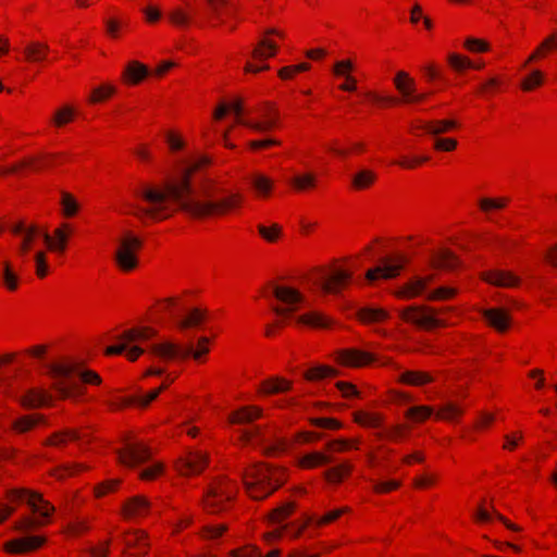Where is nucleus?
Masks as SVG:
<instances>
[{
	"mask_svg": "<svg viewBox=\"0 0 557 557\" xmlns=\"http://www.w3.org/2000/svg\"><path fill=\"white\" fill-rule=\"evenodd\" d=\"M209 162V158L205 156L186 161L178 177L168 182L163 187L145 184L135 188L133 195L137 202L126 203L129 213L141 221L163 220L180 209L191 218L203 219L225 214L238 207L243 200L239 194H230L221 199H213L206 194L202 199L194 190L191 175Z\"/></svg>",
	"mask_w": 557,
	"mask_h": 557,
	"instance_id": "1",
	"label": "nucleus"
},
{
	"mask_svg": "<svg viewBox=\"0 0 557 557\" xmlns=\"http://www.w3.org/2000/svg\"><path fill=\"white\" fill-rule=\"evenodd\" d=\"M55 382L53 388L61 398H72L82 394V384H100V376L91 371L84 369L79 363H61L49 366Z\"/></svg>",
	"mask_w": 557,
	"mask_h": 557,
	"instance_id": "2",
	"label": "nucleus"
},
{
	"mask_svg": "<svg viewBox=\"0 0 557 557\" xmlns=\"http://www.w3.org/2000/svg\"><path fill=\"white\" fill-rule=\"evenodd\" d=\"M11 502L26 504L35 517L26 516L15 523V529L21 532H28L47 523L49 517L54 510L41 495L27 490H14L10 493Z\"/></svg>",
	"mask_w": 557,
	"mask_h": 557,
	"instance_id": "3",
	"label": "nucleus"
},
{
	"mask_svg": "<svg viewBox=\"0 0 557 557\" xmlns=\"http://www.w3.org/2000/svg\"><path fill=\"white\" fill-rule=\"evenodd\" d=\"M239 474L247 493L255 499L267 497L283 483V478L278 475V472L262 465H255L250 472L243 469Z\"/></svg>",
	"mask_w": 557,
	"mask_h": 557,
	"instance_id": "4",
	"label": "nucleus"
},
{
	"mask_svg": "<svg viewBox=\"0 0 557 557\" xmlns=\"http://www.w3.org/2000/svg\"><path fill=\"white\" fill-rule=\"evenodd\" d=\"M156 331L150 327L131 329L124 331L117 336L120 342L116 345L107 348V355H120L124 351L127 352L129 360H136L140 355L144 354L145 349L136 345L137 342H145L156 335Z\"/></svg>",
	"mask_w": 557,
	"mask_h": 557,
	"instance_id": "5",
	"label": "nucleus"
},
{
	"mask_svg": "<svg viewBox=\"0 0 557 557\" xmlns=\"http://www.w3.org/2000/svg\"><path fill=\"white\" fill-rule=\"evenodd\" d=\"M208 344L209 338L200 337L197 349H194L193 345L182 347L171 342L151 344L148 349L152 355L163 360H171L174 358L185 359L188 357H193L195 360H200V357L209 351Z\"/></svg>",
	"mask_w": 557,
	"mask_h": 557,
	"instance_id": "6",
	"label": "nucleus"
},
{
	"mask_svg": "<svg viewBox=\"0 0 557 557\" xmlns=\"http://www.w3.org/2000/svg\"><path fill=\"white\" fill-rule=\"evenodd\" d=\"M237 485L226 476L214 481L205 495V506L212 512L225 509V504L236 494Z\"/></svg>",
	"mask_w": 557,
	"mask_h": 557,
	"instance_id": "7",
	"label": "nucleus"
},
{
	"mask_svg": "<svg viewBox=\"0 0 557 557\" xmlns=\"http://www.w3.org/2000/svg\"><path fill=\"white\" fill-rule=\"evenodd\" d=\"M140 247L141 240L131 233H125L119 240L114 259L122 271H132L137 267L136 251Z\"/></svg>",
	"mask_w": 557,
	"mask_h": 557,
	"instance_id": "8",
	"label": "nucleus"
},
{
	"mask_svg": "<svg viewBox=\"0 0 557 557\" xmlns=\"http://www.w3.org/2000/svg\"><path fill=\"white\" fill-rule=\"evenodd\" d=\"M351 277L352 274L350 272L339 269L332 271L320 270L311 281L324 293L336 294L350 282Z\"/></svg>",
	"mask_w": 557,
	"mask_h": 557,
	"instance_id": "9",
	"label": "nucleus"
},
{
	"mask_svg": "<svg viewBox=\"0 0 557 557\" xmlns=\"http://www.w3.org/2000/svg\"><path fill=\"white\" fill-rule=\"evenodd\" d=\"M274 297L285 306H273L272 310L278 317H288L305 302V297L297 289L289 286H274Z\"/></svg>",
	"mask_w": 557,
	"mask_h": 557,
	"instance_id": "10",
	"label": "nucleus"
},
{
	"mask_svg": "<svg viewBox=\"0 0 557 557\" xmlns=\"http://www.w3.org/2000/svg\"><path fill=\"white\" fill-rule=\"evenodd\" d=\"M10 231L18 238L17 252L21 257H25L33 248L37 239H42L44 230L35 224H26L23 221L13 223Z\"/></svg>",
	"mask_w": 557,
	"mask_h": 557,
	"instance_id": "11",
	"label": "nucleus"
},
{
	"mask_svg": "<svg viewBox=\"0 0 557 557\" xmlns=\"http://www.w3.org/2000/svg\"><path fill=\"white\" fill-rule=\"evenodd\" d=\"M227 107L228 111L231 110L234 112L239 124H243L255 132L265 133L276 126V116L271 113L270 108L260 112L261 120L253 121L240 119V114L243 112V104L240 100H236L231 104H227Z\"/></svg>",
	"mask_w": 557,
	"mask_h": 557,
	"instance_id": "12",
	"label": "nucleus"
},
{
	"mask_svg": "<svg viewBox=\"0 0 557 557\" xmlns=\"http://www.w3.org/2000/svg\"><path fill=\"white\" fill-rule=\"evenodd\" d=\"M116 454L119 462L128 468L146 462L151 455L143 443H126Z\"/></svg>",
	"mask_w": 557,
	"mask_h": 557,
	"instance_id": "13",
	"label": "nucleus"
},
{
	"mask_svg": "<svg viewBox=\"0 0 557 557\" xmlns=\"http://www.w3.org/2000/svg\"><path fill=\"white\" fill-rule=\"evenodd\" d=\"M405 319L426 330L445 325V322L438 319L430 308H410L405 312Z\"/></svg>",
	"mask_w": 557,
	"mask_h": 557,
	"instance_id": "14",
	"label": "nucleus"
},
{
	"mask_svg": "<svg viewBox=\"0 0 557 557\" xmlns=\"http://www.w3.org/2000/svg\"><path fill=\"white\" fill-rule=\"evenodd\" d=\"M337 360L343 366L362 367L375 360V356L367 350L357 348L342 349L337 354Z\"/></svg>",
	"mask_w": 557,
	"mask_h": 557,
	"instance_id": "15",
	"label": "nucleus"
},
{
	"mask_svg": "<svg viewBox=\"0 0 557 557\" xmlns=\"http://www.w3.org/2000/svg\"><path fill=\"white\" fill-rule=\"evenodd\" d=\"M208 463V456L201 451H189L180 460L178 471L184 475L200 473Z\"/></svg>",
	"mask_w": 557,
	"mask_h": 557,
	"instance_id": "16",
	"label": "nucleus"
},
{
	"mask_svg": "<svg viewBox=\"0 0 557 557\" xmlns=\"http://www.w3.org/2000/svg\"><path fill=\"white\" fill-rule=\"evenodd\" d=\"M394 84L400 92L403 101L406 103L419 102L425 98L424 94H414V83L408 77L406 72H398Z\"/></svg>",
	"mask_w": 557,
	"mask_h": 557,
	"instance_id": "17",
	"label": "nucleus"
},
{
	"mask_svg": "<svg viewBox=\"0 0 557 557\" xmlns=\"http://www.w3.org/2000/svg\"><path fill=\"white\" fill-rule=\"evenodd\" d=\"M152 508V504L144 496L136 495L127 499L122 512L126 519H135L146 516Z\"/></svg>",
	"mask_w": 557,
	"mask_h": 557,
	"instance_id": "18",
	"label": "nucleus"
},
{
	"mask_svg": "<svg viewBox=\"0 0 557 557\" xmlns=\"http://www.w3.org/2000/svg\"><path fill=\"white\" fill-rule=\"evenodd\" d=\"M71 234V225L63 223L54 230L53 236L45 231V234H42V240L47 244L50 250L63 252L66 248V243Z\"/></svg>",
	"mask_w": 557,
	"mask_h": 557,
	"instance_id": "19",
	"label": "nucleus"
},
{
	"mask_svg": "<svg viewBox=\"0 0 557 557\" xmlns=\"http://www.w3.org/2000/svg\"><path fill=\"white\" fill-rule=\"evenodd\" d=\"M483 317L487 323L498 332H505L509 327L510 315L503 308H491L483 311Z\"/></svg>",
	"mask_w": 557,
	"mask_h": 557,
	"instance_id": "20",
	"label": "nucleus"
},
{
	"mask_svg": "<svg viewBox=\"0 0 557 557\" xmlns=\"http://www.w3.org/2000/svg\"><path fill=\"white\" fill-rule=\"evenodd\" d=\"M46 542L42 536H26L7 543V550L10 553H26L40 547Z\"/></svg>",
	"mask_w": 557,
	"mask_h": 557,
	"instance_id": "21",
	"label": "nucleus"
},
{
	"mask_svg": "<svg viewBox=\"0 0 557 557\" xmlns=\"http://www.w3.org/2000/svg\"><path fill=\"white\" fill-rule=\"evenodd\" d=\"M484 280L498 287H513L520 282L513 273L504 270H491L484 274Z\"/></svg>",
	"mask_w": 557,
	"mask_h": 557,
	"instance_id": "22",
	"label": "nucleus"
},
{
	"mask_svg": "<svg viewBox=\"0 0 557 557\" xmlns=\"http://www.w3.org/2000/svg\"><path fill=\"white\" fill-rule=\"evenodd\" d=\"M408 259L398 251H385V280L397 276Z\"/></svg>",
	"mask_w": 557,
	"mask_h": 557,
	"instance_id": "23",
	"label": "nucleus"
},
{
	"mask_svg": "<svg viewBox=\"0 0 557 557\" xmlns=\"http://www.w3.org/2000/svg\"><path fill=\"white\" fill-rule=\"evenodd\" d=\"M149 74L150 71L145 64L138 61H131L127 63L123 72V78L128 84L136 85L145 79Z\"/></svg>",
	"mask_w": 557,
	"mask_h": 557,
	"instance_id": "24",
	"label": "nucleus"
},
{
	"mask_svg": "<svg viewBox=\"0 0 557 557\" xmlns=\"http://www.w3.org/2000/svg\"><path fill=\"white\" fill-rule=\"evenodd\" d=\"M356 314L361 323L373 329L383 320V310L372 305L358 308Z\"/></svg>",
	"mask_w": 557,
	"mask_h": 557,
	"instance_id": "25",
	"label": "nucleus"
},
{
	"mask_svg": "<svg viewBox=\"0 0 557 557\" xmlns=\"http://www.w3.org/2000/svg\"><path fill=\"white\" fill-rule=\"evenodd\" d=\"M122 541L127 549L137 548L138 552L129 554V556H139L146 553L148 546L146 541V534L141 531H135L133 533H125L122 535Z\"/></svg>",
	"mask_w": 557,
	"mask_h": 557,
	"instance_id": "26",
	"label": "nucleus"
},
{
	"mask_svg": "<svg viewBox=\"0 0 557 557\" xmlns=\"http://www.w3.org/2000/svg\"><path fill=\"white\" fill-rule=\"evenodd\" d=\"M50 399V395L45 391L33 388L27 391V393L22 397L21 403L24 407L36 408L47 405Z\"/></svg>",
	"mask_w": 557,
	"mask_h": 557,
	"instance_id": "27",
	"label": "nucleus"
},
{
	"mask_svg": "<svg viewBox=\"0 0 557 557\" xmlns=\"http://www.w3.org/2000/svg\"><path fill=\"white\" fill-rule=\"evenodd\" d=\"M208 17L218 24L224 23V14L227 13L228 0H205Z\"/></svg>",
	"mask_w": 557,
	"mask_h": 557,
	"instance_id": "28",
	"label": "nucleus"
},
{
	"mask_svg": "<svg viewBox=\"0 0 557 557\" xmlns=\"http://www.w3.org/2000/svg\"><path fill=\"white\" fill-rule=\"evenodd\" d=\"M261 414L262 410L258 407H244L235 411L231 416L230 421L237 424H248L261 417Z\"/></svg>",
	"mask_w": 557,
	"mask_h": 557,
	"instance_id": "29",
	"label": "nucleus"
},
{
	"mask_svg": "<svg viewBox=\"0 0 557 557\" xmlns=\"http://www.w3.org/2000/svg\"><path fill=\"white\" fill-rule=\"evenodd\" d=\"M297 323L314 326V327H327L330 325V319L320 312L311 311L301 314L296 318Z\"/></svg>",
	"mask_w": 557,
	"mask_h": 557,
	"instance_id": "30",
	"label": "nucleus"
},
{
	"mask_svg": "<svg viewBox=\"0 0 557 557\" xmlns=\"http://www.w3.org/2000/svg\"><path fill=\"white\" fill-rule=\"evenodd\" d=\"M433 265L438 269L451 270L458 265V260L451 251L443 249L434 256Z\"/></svg>",
	"mask_w": 557,
	"mask_h": 557,
	"instance_id": "31",
	"label": "nucleus"
},
{
	"mask_svg": "<svg viewBox=\"0 0 557 557\" xmlns=\"http://www.w3.org/2000/svg\"><path fill=\"white\" fill-rule=\"evenodd\" d=\"M249 183L260 196H268L273 187L272 180L261 173L252 174L249 177Z\"/></svg>",
	"mask_w": 557,
	"mask_h": 557,
	"instance_id": "32",
	"label": "nucleus"
},
{
	"mask_svg": "<svg viewBox=\"0 0 557 557\" xmlns=\"http://www.w3.org/2000/svg\"><path fill=\"white\" fill-rule=\"evenodd\" d=\"M355 421L360 425L368 429H379L381 425V417L379 413L372 411H357L355 412Z\"/></svg>",
	"mask_w": 557,
	"mask_h": 557,
	"instance_id": "33",
	"label": "nucleus"
},
{
	"mask_svg": "<svg viewBox=\"0 0 557 557\" xmlns=\"http://www.w3.org/2000/svg\"><path fill=\"white\" fill-rule=\"evenodd\" d=\"M456 122L453 120H444V121H436V122H428L423 123L421 128L433 136H437L440 134L446 133L449 129L456 127Z\"/></svg>",
	"mask_w": 557,
	"mask_h": 557,
	"instance_id": "34",
	"label": "nucleus"
},
{
	"mask_svg": "<svg viewBox=\"0 0 557 557\" xmlns=\"http://www.w3.org/2000/svg\"><path fill=\"white\" fill-rule=\"evenodd\" d=\"M376 178V174L370 169H361L351 177V184L357 189L368 188Z\"/></svg>",
	"mask_w": 557,
	"mask_h": 557,
	"instance_id": "35",
	"label": "nucleus"
},
{
	"mask_svg": "<svg viewBox=\"0 0 557 557\" xmlns=\"http://www.w3.org/2000/svg\"><path fill=\"white\" fill-rule=\"evenodd\" d=\"M277 51L276 45L270 39H261L252 51V57L257 60H265L275 55Z\"/></svg>",
	"mask_w": 557,
	"mask_h": 557,
	"instance_id": "36",
	"label": "nucleus"
},
{
	"mask_svg": "<svg viewBox=\"0 0 557 557\" xmlns=\"http://www.w3.org/2000/svg\"><path fill=\"white\" fill-rule=\"evenodd\" d=\"M290 383L284 379L272 377L262 383L260 392L263 394H275L288 391Z\"/></svg>",
	"mask_w": 557,
	"mask_h": 557,
	"instance_id": "37",
	"label": "nucleus"
},
{
	"mask_svg": "<svg viewBox=\"0 0 557 557\" xmlns=\"http://www.w3.org/2000/svg\"><path fill=\"white\" fill-rule=\"evenodd\" d=\"M49 47L41 42H30L24 49L25 57L28 61H41L46 58Z\"/></svg>",
	"mask_w": 557,
	"mask_h": 557,
	"instance_id": "38",
	"label": "nucleus"
},
{
	"mask_svg": "<svg viewBox=\"0 0 557 557\" xmlns=\"http://www.w3.org/2000/svg\"><path fill=\"white\" fill-rule=\"evenodd\" d=\"M206 318V312L200 309H193L185 318L177 321L181 329L199 326Z\"/></svg>",
	"mask_w": 557,
	"mask_h": 557,
	"instance_id": "39",
	"label": "nucleus"
},
{
	"mask_svg": "<svg viewBox=\"0 0 557 557\" xmlns=\"http://www.w3.org/2000/svg\"><path fill=\"white\" fill-rule=\"evenodd\" d=\"M83 435L76 430H65L63 432H58L52 434L46 442L47 445L59 446L65 443L67 440L78 441Z\"/></svg>",
	"mask_w": 557,
	"mask_h": 557,
	"instance_id": "40",
	"label": "nucleus"
},
{
	"mask_svg": "<svg viewBox=\"0 0 557 557\" xmlns=\"http://www.w3.org/2000/svg\"><path fill=\"white\" fill-rule=\"evenodd\" d=\"M332 461V458L323 453L320 451H313L310 454L305 455L301 460L300 465L304 468H314L320 465H325Z\"/></svg>",
	"mask_w": 557,
	"mask_h": 557,
	"instance_id": "41",
	"label": "nucleus"
},
{
	"mask_svg": "<svg viewBox=\"0 0 557 557\" xmlns=\"http://www.w3.org/2000/svg\"><path fill=\"white\" fill-rule=\"evenodd\" d=\"M168 385H169V382H165L160 387L154 388L145 395L133 396L129 399V404H135L140 407H147L152 400H154L159 396V394L163 389H165L168 387Z\"/></svg>",
	"mask_w": 557,
	"mask_h": 557,
	"instance_id": "42",
	"label": "nucleus"
},
{
	"mask_svg": "<svg viewBox=\"0 0 557 557\" xmlns=\"http://www.w3.org/2000/svg\"><path fill=\"white\" fill-rule=\"evenodd\" d=\"M168 385H169V382H165L160 387L154 388L145 395L133 396L129 399V404H135L140 407H147L152 400H154L159 396V394L163 389H165L168 387Z\"/></svg>",
	"mask_w": 557,
	"mask_h": 557,
	"instance_id": "43",
	"label": "nucleus"
},
{
	"mask_svg": "<svg viewBox=\"0 0 557 557\" xmlns=\"http://www.w3.org/2000/svg\"><path fill=\"white\" fill-rule=\"evenodd\" d=\"M544 82V73L540 70H533L525 76L521 82V88L524 91H531L534 88L541 86Z\"/></svg>",
	"mask_w": 557,
	"mask_h": 557,
	"instance_id": "44",
	"label": "nucleus"
},
{
	"mask_svg": "<svg viewBox=\"0 0 557 557\" xmlns=\"http://www.w3.org/2000/svg\"><path fill=\"white\" fill-rule=\"evenodd\" d=\"M42 419L44 417L40 414L25 416L13 423V429L16 432L24 433L42 421Z\"/></svg>",
	"mask_w": 557,
	"mask_h": 557,
	"instance_id": "45",
	"label": "nucleus"
},
{
	"mask_svg": "<svg viewBox=\"0 0 557 557\" xmlns=\"http://www.w3.org/2000/svg\"><path fill=\"white\" fill-rule=\"evenodd\" d=\"M61 206L65 216H73L78 212L79 205L76 199L69 193L61 194Z\"/></svg>",
	"mask_w": 557,
	"mask_h": 557,
	"instance_id": "46",
	"label": "nucleus"
},
{
	"mask_svg": "<svg viewBox=\"0 0 557 557\" xmlns=\"http://www.w3.org/2000/svg\"><path fill=\"white\" fill-rule=\"evenodd\" d=\"M403 381L411 385H422L432 381V376L426 372L408 371L403 374Z\"/></svg>",
	"mask_w": 557,
	"mask_h": 557,
	"instance_id": "47",
	"label": "nucleus"
},
{
	"mask_svg": "<svg viewBox=\"0 0 557 557\" xmlns=\"http://www.w3.org/2000/svg\"><path fill=\"white\" fill-rule=\"evenodd\" d=\"M431 278L432 277L429 276V277H424V278L420 277V278L412 281L410 284H408V286L401 294L407 297H414V296L423 294V292L426 287V284L431 281Z\"/></svg>",
	"mask_w": 557,
	"mask_h": 557,
	"instance_id": "48",
	"label": "nucleus"
},
{
	"mask_svg": "<svg viewBox=\"0 0 557 557\" xmlns=\"http://www.w3.org/2000/svg\"><path fill=\"white\" fill-rule=\"evenodd\" d=\"M433 409L428 406L411 407L406 411V416L413 422H421L431 417Z\"/></svg>",
	"mask_w": 557,
	"mask_h": 557,
	"instance_id": "49",
	"label": "nucleus"
},
{
	"mask_svg": "<svg viewBox=\"0 0 557 557\" xmlns=\"http://www.w3.org/2000/svg\"><path fill=\"white\" fill-rule=\"evenodd\" d=\"M2 280L4 285L10 290H15L17 288V275L13 271L12 265L9 261H3L2 263Z\"/></svg>",
	"mask_w": 557,
	"mask_h": 557,
	"instance_id": "50",
	"label": "nucleus"
},
{
	"mask_svg": "<svg viewBox=\"0 0 557 557\" xmlns=\"http://www.w3.org/2000/svg\"><path fill=\"white\" fill-rule=\"evenodd\" d=\"M333 375H336V370L327 366L313 367L305 374L307 380H320Z\"/></svg>",
	"mask_w": 557,
	"mask_h": 557,
	"instance_id": "51",
	"label": "nucleus"
},
{
	"mask_svg": "<svg viewBox=\"0 0 557 557\" xmlns=\"http://www.w3.org/2000/svg\"><path fill=\"white\" fill-rule=\"evenodd\" d=\"M351 470V466L349 463H342L335 468L327 470L324 475L330 482H341L345 475H347Z\"/></svg>",
	"mask_w": 557,
	"mask_h": 557,
	"instance_id": "52",
	"label": "nucleus"
},
{
	"mask_svg": "<svg viewBox=\"0 0 557 557\" xmlns=\"http://www.w3.org/2000/svg\"><path fill=\"white\" fill-rule=\"evenodd\" d=\"M290 183L298 190H305L314 186L315 176L312 173L296 175L290 180Z\"/></svg>",
	"mask_w": 557,
	"mask_h": 557,
	"instance_id": "53",
	"label": "nucleus"
},
{
	"mask_svg": "<svg viewBox=\"0 0 557 557\" xmlns=\"http://www.w3.org/2000/svg\"><path fill=\"white\" fill-rule=\"evenodd\" d=\"M508 203L507 198H482L479 200V206L482 211L488 212L491 210H499L506 207Z\"/></svg>",
	"mask_w": 557,
	"mask_h": 557,
	"instance_id": "54",
	"label": "nucleus"
},
{
	"mask_svg": "<svg viewBox=\"0 0 557 557\" xmlns=\"http://www.w3.org/2000/svg\"><path fill=\"white\" fill-rule=\"evenodd\" d=\"M115 92V87L112 85H103L92 90L89 101L92 103L100 102Z\"/></svg>",
	"mask_w": 557,
	"mask_h": 557,
	"instance_id": "55",
	"label": "nucleus"
},
{
	"mask_svg": "<svg viewBox=\"0 0 557 557\" xmlns=\"http://www.w3.org/2000/svg\"><path fill=\"white\" fill-rule=\"evenodd\" d=\"M448 62L457 71H461L467 67L481 69L483 66V64L481 63H478V65H473L468 58L455 53L449 55Z\"/></svg>",
	"mask_w": 557,
	"mask_h": 557,
	"instance_id": "56",
	"label": "nucleus"
},
{
	"mask_svg": "<svg viewBox=\"0 0 557 557\" xmlns=\"http://www.w3.org/2000/svg\"><path fill=\"white\" fill-rule=\"evenodd\" d=\"M258 231L259 234L270 243L275 242L281 234V227L277 224H273L270 227L260 224L258 225Z\"/></svg>",
	"mask_w": 557,
	"mask_h": 557,
	"instance_id": "57",
	"label": "nucleus"
},
{
	"mask_svg": "<svg viewBox=\"0 0 557 557\" xmlns=\"http://www.w3.org/2000/svg\"><path fill=\"white\" fill-rule=\"evenodd\" d=\"M348 511H349L348 507H342V508H338V509L330 510L329 512H326L322 517L318 518L314 522H315L317 525H322V524H325V523H330V522L335 521L343 513L348 512Z\"/></svg>",
	"mask_w": 557,
	"mask_h": 557,
	"instance_id": "58",
	"label": "nucleus"
},
{
	"mask_svg": "<svg viewBox=\"0 0 557 557\" xmlns=\"http://www.w3.org/2000/svg\"><path fill=\"white\" fill-rule=\"evenodd\" d=\"M73 115H74V111L72 108H70V107L62 108L55 112L54 117H53V123L57 126L61 127V126L65 125L66 123H69L72 120Z\"/></svg>",
	"mask_w": 557,
	"mask_h": 557,
	"instance_id": "59",
	"label": "nucleus"
},
{
	"mask_svg": "<svg viewBox=\"0 0 557 557\" xmlns=\"http://www.w3.org/2000/svg\"><path fill=\"white\" fill-rule=\"evenodd\" d=\"M294 510L292 504L284 505L272 512L271 520L273 523H282Z\"/></svg>",
	"mask_w": 557,
	"mask_h": 557,
	"instance_id": "60",
	"label": "nucleus"
},
{
	"mask_svg": "<svg viewBox=\"0 0 557 557\" xmlns=\"http://www.w3.org/2000/svg\"><path fill=\"white\" fill-rule=\"evenodd\" d=\"M34 260L36 263V274L39 277H45L48 273L46 253L44 251H37L34 256Z\"/></svg>",
	"mask_w": 557,
	"mask_h": 557,
	"instance_id": "61",
	"label": "nucleus"
},
{
	"mask_svg": "<svg viewBox=\"0 0 557 557\" xmlns=\"http://www.w3.org/2000/svg\"><path fill=\"white\" fill-rule=\"evenodd\" d=\"M465 47L471 52H484L488 50L487 42L472 37L466 39Z\"/></svg>",
	"mask_w": 557,
	"mask_h": 557,
	"instance_id": "62",
	"label": "nucleus"
},
{
	"mask_svg": "<svg viewBox=\"0 0 557 557\" xmlns=\"http://www.w3.org/2000/svg\"><path fill=\"white\" fill-rule=\"evenodd\" d=\"M170 21L176 26H185L189 23L190 17L181 9H175L169 13Z\"/></svg>",
	"mask_w": 557,
	"mask_h": 557,
	"instance_id": "63",
	"label": "nucleus"
},
{
	"mask_svg": "<svg viewBox=\"0 0 557 557\" xmlns=\"http://www.w3.org/2000/svg\"><path fill=\"white\" fill-rule=\"evenodd\" d=\"M240 438L245 442H250L253 438L264 440L262 429L259 425H252L251 428L242 430Z\"/></svg>",
	"mask_w": 557,
	"mask_h": 557,
	"instance_id": "64",
	"label": "nucleus"
}]
</instances>
